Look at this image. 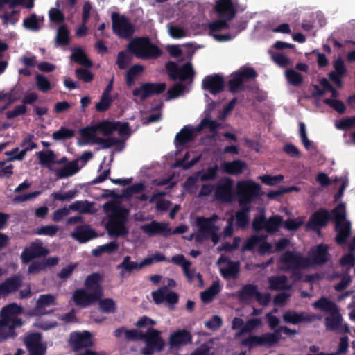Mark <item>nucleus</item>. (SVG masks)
Segmentation results:
<instances>
[{"label": "nucleus", "instance_id": "nucleus-40", "mask_svg": "<svg viewBox=\"0 0 355 355\" xmlns=\"http://www.w3.org/2000/svg\"><path fill=\"white\" fill-rule=\"evenodd\" d=\"M40 164L54 171L53 164H56V157L52 150L40 151L37 153Z\"/></svg>", "mask_w": 355, "mask_h": 355}, {"label": "nucleus", "instance_id": "nucleus-13", "mask_svg": "<svg viewBox=\"0 0 355 355\" xmlns=\"http://www.w3.org/2000/svg\"><path fill=\"white\" fill-rule=\"evenodd\" d=\"M99 131L98 125L87 127L80 130L81 135L87 143L96 144L101 146L102 148H110L119 142V139L108 137L103 139L97 135Z\"/></svg>", "mask_w": 355, "mask_h": 355}, {"label": "nucleus", "instance_id": "nucleus-61", "mask_svg": "<svg viewBox=\"0 0 355 355\" xmlns=\"http://www.w3.org/2000/svg\"><path fill=\"white\" fill-rule=\"evenodd\" d=\"M205 327L209 329L216 331L223 324V320L218 315H213L209 320L204 322Z\"/></svg>", "mask_w": 355, "mask_h": 355}, {"label": "nucleus", "instance_id": "nucleus-51", "mask_svg": "<svg viewBox=\"0 0 355 355\" xmlns=\"http://www.w3.org/2000/svg\"><path fill=\"white\" fill-rule=\"evenodd\" d=\"M69 42V33L64 26H61L57 31L55 44L65 46Z\"/></svg>", "mask_w": 355, "mask_h": 355}, {"label": "nucleus", "instance_id": "nucleus-50", "mask_svg": "<svg viewBox=\"0 0 355 355\" xmlns=\"http://www.w3.org/2000/svg\"><path fill=\"white\" fill-rule=\"evenodd\" d=\"M220 291L218 282H214L206 291L201 293V299L204 302H209Z\"/></svg>", "mask_w": 355, "mask_h": 355}, {"label": "nucleus", "instance_id": "nucleus-11", "mask_svg": "<svg viewBox=\"0 0 355 355\" xmlns=\"http://www.w3.org/2000/svg\"><path fill=\"white\" fill-rule=\"evenodd\" d=\"M279 266L282 270L308 268L311 267V263L309 259L302 257L299 252H286L281 256Z\"/></svg>", "mask_w": 355, "mask_h": 355}, {"label": "nucleus", "instance_id": "nucleus-41", "mask_svg": "<svg viewBox=\"0 0 355 355\" xmlns=\"http://www.w3.org/2000/svg\"><path fill=\"white\" fill-rule=\"evenodd\" d=\"M261 336V345L271 347L277 345L280 340V331L275 330L273 332L265 333Z\"/></svg>", "mask_w": 355, "mask_h": 355}, {"label": "nucleus", "instance_id": "nucleus-62", "mask_svg": "<svg viewBox=\"0 0 355 355\" xmlns=\"http://www.w3.org/2000/svg\"><path fill=\"white\" fill-rule=\"evenodd\" d=\"M74 132L66 128H61L58 131L53 133V138L55 140L67 139L72 137Z\"/></svg>", "mask_w": 355, "mask_h": 355}, {"label": "nucleus", "instance_id": "nucleus-8", "mask_svg": "<svg viewBox=\"0 0 355 355\" xmlns=\"http://www.w3.org/2000/svg\"><path fill=\"white\" fill-rule=\"evenodd\" d=\"M236 194L239 205L248 206L261 195V187L251 180L239 181L236 184Z\"/></svg>", "mask_w": 355, "mask_h": 355}, {"label": "nucleus", "instance_id": "nucleus-56", "mask_svg": "<svg viewBox=\"0 0 355 355\" xmlns=\"http://www.w3.org/2000/svg\"><path fill=\"white\" fill-rule=\"evenodd\" d=\"M335 127L338 130L355 128V116L346 117L335 121Z\"/></svg>", "mask_w": 355, "mask_h": 355}, {"label": "nucleus", "instance_id": "nucleus-3", "mask_svg": "<svg viewBox=\"0 0 355 355\" xmlns=\"http://www.w3.org/2000/svg\"><path fill=\"white\" fill-rule=\"evenodd\" d=\"M101 276L97 273L89 275L85 280V288L74 291L72 298L76 305L86 307L97 300L103 295L101 285Z\"/></svg>", "mask_w": 355, "mask_h": 355}, {"label": "nucleus", "instance_id": "nucleus-7", "mask_svg": "<svg viewBox=\"0 0 355 355\" xmlns=\"http://www.w3.org/2000/svg\"><path fill=\"white\" fill-rule=\"evenodd\" d=\"M128 50L141 59L156 58L161 55L162 50L150 42L148 37L137 38L128 45Z\"/></svg>", "mask_w": 355, "mask_h": 355}, {"label": "nucleus", "instance_id": "nucleus-60", "mask_svg": "<svg viewBox=\"0 0 355 355\" xmlns=\"http://www.w3.org/2000/svg\"><path fill=\"white\" fill-rule=\"evenodd\" d=\"M131 55L126 51H121L117 55L116 64L121 69H125L131 61Z\"/></svg>", "mask_w": 355, "mask_h": 355}, {"label": "nucleus", "instance_id": "nucleus-12", "mask_svg": "<svg viewBox=\"0 0 355 355\" xmlns=\"http://www.w3.org/2000/svg\"><path fill=\"white\" fill-rule=\"evenodd\" d=\"M146 345L141 349L144 355H152L155 352L162 351L164 346V342L160 336V332L153 329H148L143 334V338Z\"/></svg>", "mask_w": 355, "mask_h": 355}, {"label": "nucleus", "instance_id": "nucleus-21", "mask_svg": "<svg viewBox=\"0 0 355 355\" xmlns=\"http://www.w3.org/2000/svg\"><path fill=\"white\" fill-rule=\"evenodd\" d=\"M6 3L8 4L9 8L12 10L10 14H6L4 15L3 22H14L17 21L16 16L18 15L19 11L14 10L17 6H24L28 9H31L33 7V0H0V8H2Z\"/></svg>", "mask_w": 355, "mask_h": 355}, {"label": "nucleus", "instance_id": "nucleus-31", "mask_svg": "<svg viewBox=\"0 0 355 355\" xmlns=\"http://www.w3.org/2000/svg\"><path fill=\"white\" fill-rule=\"evenodd\" d=\"M325 324L328 330L349 331L348 327L343 324L342 318L338 311L325 318Z\"/></svg>", "mask_w": 355, "mask_h": 355}, {"label": "nucleus", "instance_id": "nucleus-23", "mask_svg": "<svg viewBox=\"0 0 355 355\" xmlns=\"http://www.w3.org/2000/svg\"><path fill=\"white\" fill-rule=\"evenodd\" d=\"M49 250L41 243H33L22 252L21 257L24 263H28L33 258L44 256Z\"/></svg>", "mask_w": 355, "mask_h": 355}, {"label": "nucleus", "instance_id": "nucleus-15", "mask_svg": "<svg viewBox=\"0 0 355 355\" xmlns=\"http://www.w3.org/2000/svg\"><path fill=\"white\" fill-rule=\"evenodd\" d=\"M57 165L62 166L54 169V173L58 179L67 178L78 173L81 166L78 165L75 159L69 161L66 157L58 159Z\"/></svg>", "mask_w": 355, "mask_h": 355}, {"label": "nucleus", "instance_id": "nucleus-9", "mask_svg": "<svg viewBox=\"0 0 355 355\" xmlns=\"http://www.w3.org/2000/svg\"><path fill=\"white\" fill-rule=\"evenodd\" d=\"M333 216L338 232L336 240L338 243H343L350 235L351 223L346 219V210L344 204H340L333 210Z\"/></svg>", "mask_w": 355, "mask_h": 355}, {"label": "nucleus", "instance_id": "nucleus-46", "mask_svg": "<svg viewBox=\"0 0 355 355\" xmlns=\"http://www.w3.org/2000/svg\"><path fill=\"white\" fill-rule=\"evenodd\" d=\"M169 35L174 39H180L189 35V31L180 24H171L167 28Z\"/></svg>", "mask_w": 355, "mask_h": 355}, {"label": "nucleus", "instance_id": "nucleus-37", "mask_svg": "<svg viewBox=\"0 0 355 355\" xmlns=\"http://www.w3.org/2000/svg\"><path fill=\"white\" fill-rule=\"evenodd\" d=\"M113 32L119 37L127 38L135 31L132 24H112Z\"/></svg>", "mask_w": 355, "mask_h": 355}, {"label": "nucleus", "instance_id": "nucleus-38", "mask_svg": "<svg viewBox=\"0 0 355 355\" xmlns=\"http://www.w3.org/2000/svg\"><path fill=\"white\" fill-rule=\"evenodd\" d=\"M263 325V322L260 318H252L246 321L244 326L239 330L236 334V338H241L243 334H250L258 329Z\"/></svg>", "mask_w": 355, "mask_h": 355}, {"label": "nucleus", "instance_id": "nucleus-16", "mask_svg": "<svg viewBox=\"0 0 355 355\" xmlns=\"http://www.w3.org/2000/svg\"><path fill=\"white\" fill-rule=\"evenodd\" d=\"M166 69L169 77L172 80L179 78L181 80H184L191 78L194 75L192 65L189 62L184 64L181 68H179L177 64L169 62L166 64Z\"/></svg>", "mask_w": 355, "mask_h": 355}, {"label": "nucleus", "instance_id": "nucleus-45", "mask_svg": "<svg viewBox=\"0 0 355 355\" xmlns=\"http://www.w3.org/2000/svg\"><path fill=\"white\" fill-rule=\"evenodd\" d=\"M313 306L330 315L338 311L336 304L326 298L318 300L313 304Z\"/></svg>", "mask_w": 355, "mask_h": 355}, {"label": "nucleus", "instance_id": "nucleus-6", "mask_svg": "<svg viewBox=\"0 0 355 355\" xmlns=\"http://www.w3.org/2000/svg\"><path fill=\"white\" fill-rule=\"evenodd\" d=\"M218 219V216L216 214L209 218H198L197 220L198 230L191 235V238H194L198 242L211 238L214 244L217 243L220 238L218 234L219 227L216 226L214 222Z\"/></svg>", "mask_w": 355, "mask_h": 355}, {"label": "nucleus", "instance_id": "nucleus-36", "mask_svg": "<svg viewBox=\"0 0 355 355\" xmlns=\"http://www.w3.org/2000/svg\"><path fill=\"white\" fill-rule=\"evenodd\" d=\"M329 218V215L327 211H319L311 216L307 225L311 229L323 227L327 224Z\"/></svg>", "mask_w": 355, "mask_h": 355}, {"label": "nucleus", "instance_id": "nucleus-2", "mask_svg": "<svg viewBox=\"0 0 355 355\" xmlns=\"http://www.w3.org/2000/svg\"><path fill=\"white\" fill-rule=\"evenodd\" d=\"M109 220L107 230L110 236L115 237L124 236L129 230L126 227L128 211L116 202H108L103 205Z\"/></svg>", "mask_w": 355, "mask_h": 355}, {"label": "nucleus", "instance_id": "nucleus-58", "mask_svg": "<svg viewBox=\"0 0 355 355\" xmlns=\"http://www.w3.org/2000/svg\"><path fill=\"white\" fill-rule=\"evenodd\" d=\"M282 223V218L279 216H275L270 217L266 220V230L269 232H273L278 230L281 223Z\"/></svg>", "mask_w": 355, "mask_h": 355}, {"label": "nucleus", "instance_id": "nucleus-26", "mask_svg": "<svg viewBox=\"0 0 355 355\" xmlns=\"http://www.w3.org/2000/svg\"><path fill=\"white\" fill-rule=\"evenodd\" d=\"M233 184L230 179L223 180L218 185L216 190V196L225 202H230L233 198Z\"/></svg>", "mask_w": 355, "mask_h": 355}, {"label": "nucleus", "instance_id": "nucleus-24", "mask_svg": "<svg viewBox=\"0 0 355 355\" xmlns=\"http://www.w3.org/2000/svg\"><path fill=\"white\" fill-rule=\"evenodd\" d=\"M220 271L223 277L226 279L235 278L239 272V266L237 263L229 261L225 257L221 256L218 261Z\"/></svg>", "mask_w": 355, "mask_h": 355}, {"label": "nucleus", "instance_id": "nucleus-4", "mask_svg": "<svg viewBox=\"0 0 355 355\" xmlns=\"http://www.w3.org/2000/svg\"><path fill=\"white\" fill-rule=\"evenodd\" d=\"M245 10V6L237 0H216L209 11L210 20L207 22H231L239 12Z\"/></svg>", "mask_w": 355, "mask_h": 355}, {"label": "nucleus", "instance_id": "nucleus-64", "mask_svg": "<svg viewBox=\"0 0 355 355\" xmlns=\"http://www.w3.org/2000/svg\"><path fill=\"white\" fill-rule=\"evenodd\" d=\"M242 345L248 348H252L261 345V336L257 335H250L241 341Z\"/></svg>", "mask_w": 355, "mask_h": 355}, {"label": "nucleus", "instance_id": "nucleus-29", "mask_svg": "<svg viewBox=\"0 0 355 355\" xmlns=\"http://www.w3.org/2000/svg\"><path fill=\"white\" fill-rule=\"evenodd\" d=\"M71 236L76 241L85 243L95 238L96 233L90 226L84 225L78 226L71 234Z\"/></svg>", "mask_w": 355, "mask_h": 355}, {"label": "nucleus", "instance_id": "nucleus-10", "mask_svg": "<svg viewBox=\"0 0 355 355\" xmlns=\"http://www.w3.org/2000/svg\"><path fill=\"white\" fill-rule=\"evenodd\" d=\"M214 38L218 42H225L234 37L244 27L239 24H208Z\"/></svg>", "mask_w": 355, "mask_h": 355}, {"label": "nucleus", "instance_id": "nucleus-49", "mask_svg": "<svg viewBox=\"0 0 355 355\" xmlns=\"http://www.w3.org/2000/svg\"><path fill=\"white\" fill-rule=\"evenodd\" d=\"M21 146L23 148L22 150L19 153L18 155H16L13 159H18L22 160L28 151H30L34 148H37V146L32 141V137L31 135L27 136L21 142Z\"/></svg>", "mask_w": 355, "mask_h": 355}, {"label": "nucleus", "instance_id": "nucleus-22", "mask_svg": "<svg viewBox=\"0 0 355 355\" xmlns=\"http://www.w3.org/2000/svg\"><path fill=\"white\" fill-rule=\"evenodd\" d=\"M98 125L99 131L105 135L117 132L119 135L123 136L128 135L129 132L128 125L126 123L104 121Z\"/></svg>", "mask_w": 355, "mask_h": 355}, {"label": "nucleus", "instance_id": "nucleus-19", "mask_svg": "<svg viewBox=\"0 0 355 355\" xmlns=\"http://www.w3.org/2000/svg\"><path fill=\"white\" fill-rule=\"evenodd\" d=\"M284 322L291 324H298L303 322H311L318 319L316 315L306 312H297L294 310L285 311L282 315Z\"/></svg>", "mask_w": 355, "mask_h": 355}, {"label": "nucleus", "instance_id": "nucleus-43", "mask_svg": "<svg viewBox=\"0 0 355 355\" xmlns=\"http://www.w3.org/2000/svg\"><path fill=\"white\" fill-rule=\"evenodd\" d=\"M242 209L238 211L235 214L236 225L240 228L245 227L250 220L249 213L250 211V206H241Z\"/></svg>", "mask_w": 355, "mask_h": 355}, {"label": "nucleus", "instance_id": "nucleus-63", "mask_svg": "<svg viewBox=\"0 0 355 355\" xmlns=\"http://www.w3.org/2000/svg\"><path fill=\"white\" fill-rule=\"evenodd\" d=\"M340 264L345 272H348L355 264V256L352 253L345 255L340 260Z\"/></svg>", "mask_w": 355, "mask_h": 355}, {"label": "nucleus", "instance_id": "nucleus-32", "mask_svg": "<svg viewBox=\"0 0 355 355\" xmlns=\"http://www.w3.org/2000/svg\"><path fill=\"white\" fill-rule=\"evenodd\" d=\"M311 263V267L315 264H320L324 263L327 260V248L325 245H320L316 248H313L309 257Z\"/></svg>", "mask_w": 355, "mask_h": 355}, {"label": "nucleus", "instance_id": "nucleus-47", "mask_svg": "<svg viewBox=\"0 0 355 355\" xmlns=\"http://www.w3.org/2000/svg\"><path fill=\"white\" fill-rule=\"evenodd\" d=\"M258 290L257 287L252 284L245 285L239 292V299L243 302H248L255 299Z\"/></svg>", "mask_w": 355, "mask_h": 355}, {"label": "nucleus", "instance_id": "nucleus-52", "mask_svg": "<svg viewBox=\"0 0 355 355\" xmlns=\"http://www.w3.org/2000/svg\"><path fill=\"white\" fill-rule=\"evenodd\" d=\"M92 204L87 200L76 201L70 205L71 210L78 211L80 213H89L91 211Z\"/></svg>", "mask_w": 355, "mask_h": 355}, {"label": "nucleus", "instance_id": "nucleus-48", "mask_svg": "<svg viewBox=\"0 0 355 355\" xmlns=\"http://www.w3.org/2000/svg\"><path fill=\"white\" fill-rule=\"evenodd\" d=\"M119 249V244L116 241H112L103 245H100L92 251V255L99 257L103 253L112 254Z\"/></svg>", "mask_w": 355, "mask_h": 355}, {"label": "nucleus", "instance_id": "nucleus-55", "mask_svg": "<svg viewBox=\"0 0 355 355\" xmlns=\"http://www.w3.org/2000/svg\"><path fill=\"white\" fill-rule=\"evenodd\" d=\"M98 306L99 309L104 313H114L116 309V303L112 298L101 300Z\"/></svg>", "mask_w": 355, "mask_h": 355}, {"label": "nucleus", "instance_id": "nucleus-28", "mask_svg": "<svg viewBox=\"0 0 355 355\" xmlns=\"http://www.w3.org/2000/svg\"><path fill=\"white\" fill-rule=\"evenodd\" d=\"M141 229L148 236H153L157 234H171V230L168 228V223H167L153 221L150 223L142 225Z\"/></svg>", "mask_w": 355, "mask_h": 355}, {"label": "nucleus", "instance_id": "nucleus-25", "mask_svg": "<svg viewBox=\"0 0 355 355\" xmlns=\"http://www.w3.org/2000/svg\"><path fill=\"white\" fill-rule=\"evenodd\" d=\"M69 342L75 349L89 347L92 345L91 334L87 331L72 333L70 336Z\"/></svg>", "mask_w": 355, "mask_h": 355}, {"label": "nucleus", "instance_id": "nucleus-30", "mask_svg": "<svg viewBox=\"0 0 355 355\" xmlns=\"http://www.w3.org/2000/svg\"><path fill=\"white\" fill-rule=\"evenodd\" d=\"M22 283V277L15 275L6 279L0 284V295H8L19 288Z\"/></svg>", "mask_w": 355, "mask_h": 355}, {"label": "nucleus", "instance_id": "nucleus-54", "mask_svg": "<svg viewBox=\"0 0 355 355\" xmlns=\"http://www.w3.org/2000/svg\"><path fill=\"white\" fill-rule=\"evenodd\" d=\"M285 75L288 82L293 86H297L303 81V78L301 74L294 69H291L286 70Z\"/></svg>", "mask_w": 355, "mask_h": 355}, {"label": "nucleus", "instance_id": "nucleus-44", "mask_svg": "<svg viewBox=\"0 0 355 355\" xmlns=\"http://www.w3.org/2000/svg\"><path fill=\"white\" fill-rule=\"evenodd\" d=\"M71 50L73 51V53L70 56L71 60L85 67H92V62L88 59L82 49L73 48Z\"/></svg>", "mask_w": 355, "mask_h": 355}, {"label": "nucleus", "instance_id": "nucleus-5", "mask_svg": "<svg viewBox=\"0 0 355 355\" xmlns=\"http://www.w3.org/2000/svg\"><path fill=\"white\" fill-rule=\"evenodd\" d=\"M22 311L23 309L15 303L2 309L0 313V342L15 336L14 329L22 324L21 320L18 318Z\"/></svg>", "mask_w": 355, "mask_h": 355}, {"label": "nucleus", "instance_id": "nucleus-42", "mask_svg": "<svg viewBox=\"0 0 355 355\" xmlns=\"http://www.w3.org/2000/svg\"><path fill=\"white\" fill-rule=\"evenodd\" d=\"M270 288L273 290L289 289L291 285L288 282L287 278L284 275L268 277Z\"/></svg>", "mask_w": 355, "mask_h": 355}, {"label": "nucleus", "instance_id": "nucleus-53", "mask_svg": "<svg viewBox=\"0 0 355 355\" xmlns=\"http://www.w3.org/2000/svg\"><path fill=\"white\" fill-rule=\"evenodd\" d=\"M55 304V297L51 294L42 295L37 301V311L39 309L54 305Z\"/></svg>", "mask_w": 355, "mask_h": 355}, {"label": "nucleus", "instance_id": "nucleus-59", "mask_svg": "<svg viewBox=\"0 0 355 355\" xmlns=\"http://www.w3.org/2000/svg\"><path fill=\"white\" fill-rule=\"evenodd\" d=\"M35 82L37 88L42 92H47L51 89V85L47 78L41 74H37Z\"/></svg>", "mask_w": 355, "mask_h": 355}, {"label": "nucleus", "instance_id": "nucleus-20", "mask_svg": "<svg viewBox=\"0 0 355 355\" xmlns=\"http://www.w3.org/2000/svg\"><path fill=\"white\" fill-rule=\"evenodd\" d=\"M192 338V335L188 330L178 329L171 334L169 343L172 349L178 350L183 346L191 343Z\"/></svg>", "mask_w": 355, "mask_h": 355}, {"label": "nucleus", "instance_id": "nucleus-18", "mask_svg": "<svg viewBox=\"0 0 355 355\" xmlns=\"http://www.w3.org/2000/svg\"><path fill=\"white\" fill-rule=\"evenodd\" d=\"M29 355H44L46 347L37 333L27 335L24 339Z\"/></svg>", "mask_w": 355, "mask_h": 355}, {"label": "nucleus", "instance_id": "nucleus-35", "mask_svg": "<svg viewBox=\"0 0 355 355\" xmlns=\"http://www.w3.org/2000/svg\"><path fill=\"white\" fill-rule=\"evenodd\" d=\"M246 163L237 159L233 162H225L221 164V168L230 175H238L242 173L246 168Z\"/></svg>", "mask_w": 355, "mask_h": 355}, {"label": "nucleus", "instance_id": "nucleus-34", "mask_svg": "<svg viewBox=\"0 0 355 355\" xmlns=\"http://www.w3.org/2000/svg\"><path fill=\"white\" fill-rule=\"evenodd\" d=\"M116 268L120 270V276L125 277L127 275L140 270L139 262L131 261L130 256H125L122 262L116 266Z\"/></svg>", "mask_w": 355, "mask_h": 355}, {"label": "nucleus", "instance_id": "nucleus-57", "mask_svg": "<svg viewBox=\"0 0 355 355\" xmlns=\"http://www.w3.org/2000/svg\"><path fill=\"white\" fill-rule=\"evenodd\" d=\"M58 227L53 225L42 226L40 227L37 228L35 230V233L38 235H44L49 236H55L58 232Z\"/></svg>", "mask_w": 355, "mask_h": 355}, {"label": "nucleus", "instance_id": "nucleus-1", "mask_svg": "<svg viewBox=\"0 0 355 355\" xmlns=\"http://www.w3.org/2000/svg\"><path fill=\"white\" fill-rule=\"evenodd\" d=\"M198 7L192 1H182L178 4H165L159 6L157 13L161 20L174 19L177 22H197L195 13Z\"/></svg>", "mask_w": 355, "mask_h": 355}, {"label": "nucleus", "instance_id": "nucleus-14", "mask_svg": "<svg viewBox=\"0 0 355 355\" xmlns=\"http://www.w3.org/2000/svg\"><path fill=\"white\" fill-rule=\"evenodd\" d=\"M257 76L256 71L251 67H241L230 76L229 80L230 90L232 92L241 89L245 81L254 78Z\"/></svg>", "mask_w": 355, "mask_h": 355}, {"label": "nucleus", "instance_id": "nucleus-27", "mask_svg": "<svg viewBox=\"0 0 355 355\" xmlns=\"http://www.w3.org/2000/svg\"><path fill=\"white\" fill-rule=\"evenodd\" d=\"M153 298L156 304L166 302L168 304L177 302L178 297L175 292L170 291L166 286L152 293Z\"/></svg>", "mask_w": 355, "mask_h": 355}, {"label": "nucleus", "instance_id": "nucleus-17", "mask_svg": "<svg viewBox=\"0 0 355 355\" xmlns=\"http://www.w3.org/2000/svg\"><path fill=\"white\" fill-rule=\"evenodd\" d=\"M166 88V85L164 83H148L142 84L139 87L133 90L132 94L135 96L139 98L141 100L146 98L159 94L163 92Z\"/></svg>", "mask_w": 355, "mask_h": 355}, {"label": "nucleus", "instance_id": "nucleus-39", "mask_svg": "<svg viewBox=\"0 0 355 355\" xmlns=\"http://www.w3.org/2000/svg\"><path fill=\"white\" fill-rule=\"evenodd\" d=\"M194 132L195 130L190 126L184 127L175 136V146H182L191 141L194 137Z\"/></svg>", "mask_w": 355, "mask_h": 355}, {"label": "nucleus", "instance_id": "nucleus-33", "mask_svg": "<svg viewBox=\"0 0 355 355\" xmlns=\"http://www.w3.org/2000/svg\"><path fill=\"white\" fill-rule=\"evenodd\" d=\"M202 87L209 90L211 94H217L223 89V81L219 76H209L202 82Z\"/></svg>", "mask_w": 355, "mask_h": 355}]
</instances>
